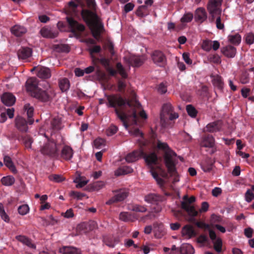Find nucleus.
<instances>
[{
	"instance_id": "09e8293b",
	"label": "nucleus",
	"mask_w": 254,
	"mask_h": 254,
	"mask_svg": "<svg viewBox=\"0 0 254 254\" xmlns=\"http://www.w3.org/2000/svg\"><path fill=\"white\" fill-rule=\"evenodd\" d=\"M193 17V14L191 12L185 13L181 19L182 23H188L190 22Z\"/></svg>"
},
{
	"instance_id": "412c9836",
	"label": "nucleus",
	"mask_w": 254,
	"mask_h": 254,
	"mask_svg": "<svg viewBox=\"0 0 254 254\" xmlns=\"http://www.w3.org/2000/svg\"><path fill=\"white\" fill-rule=\"evenodd\" d=\"M2 103L7 106L13 105L15 102V97L11 93H5L1 97Z\"/></svg>"
},
{
	"instance_id": "49530a36",
	"label": "nucleus",
	"mask_w": 254,
	"mask_h": 254,
	"mask_svg": "<svg viewBox=\"0 0 254 254\" xmlns=\"http://www.w3.org/2000/svg\"><path fill=\"white\" fill-rule=\"evenodd\" d=\"M208 60L209 62L216 64H219L221 62L220 57L217 54L209 55L208 57Z\"/></svg>"
},
{
	"instance_id": "c9c22d12",
	"label": "nucleus",
	"mask_w": 254,
	"mask_h": 254,
	"mask_svg": "<svg viewBox=\"0 0 254 254\" xmlns=\"http://www.w3.org/2000/svg\"><path fill=\"white\" fill-rule=\"evenodd\" d=\"M62 127V122L60 118H54L51 122L52 133L61 129Z\"/></svg>"
},
{
	"instance_id": "c03bdc74",
	"label": "nucleus",
	"mask_w": 254,
	"mask_h": 254,
	"mask_svg": "<svg viewBox=\"0 0 254 254\" xmlns=\"http://www.w3.org/2000/svg\"><path fill=\"white\" fill-rule=\"evenodd\" d=\"M105 140L101 138H98L94 141V147L98 149H102L105 146Z\"/></svg>"
},
{
	"instance_id": "423d86ee",
	"label": "nucleus",
	"mask_w": 254,
	"mask_h": 254,
	"mask_svg": "<svg viewBox=\"0 0 254 254\" xmlns=\"http://www.w3.org/2000/svg\"><path fill=\"white\" fill-rule=\"evenodd\" d=\"M195 201V198L193 196L188 197V195H185L183 197L181 201L182 208L184 209L191 217L196 216L199 212L197 211L194 206L191 204Z\"/></svg>"
},
{
	"instance_id": "0e129e2a",
	"label": "nucleus",
	"mask_w": 254,
	"mask_h": 254,
	"mask_svg": "<svg viewBox=\"0 0 254 254\" xmlns=\"http://www.w3.org/2000/svg\"><path fill=\"white\" fill-rule=\"evenodd\" d=\"M220 15H219L215 17H216V27L218 29H223L224 27V25L223 22H221V17L220 16Z\"/></svg>"
},
{
	"instance_id": "de8ad7c7",
	"label": "nucleus",
	"mask_w": 254,
	"mask_h": 254,
	"mask_svg": "<svg viewBox=\"0 0 254 254\" xmlns=\"http://www.w3.org/2000/svg\"><path fill=\"white\" fill-rule=\"evenodd\" d=\"M18 212L21 215H25L29 211V207L27 204H23L18 207Z\"/></svg>"
},
{
	"instance_id": "20e7f679",
	"label": "nucleus",
	"mask_w": 254,
	"mask_h": 254,
	"mask_svg": "<svg viewBox=\"0 0 254 254\" xmlns=\"http://www.w3.org/2000/svg\"><path fill=\"white\" fill-rule=\"evenodd\" d=\"M157 148L164 152L163 158L165 165L169 172H173L175 170L174 165L177 154L173 151L166 142L158 140Z\"/></svg>"
},
{
	"instance_id": "4d7b16f0",
	"label": "nucleus",
	"mask_w": 254,
	"mask_h": 254,
	"mask_svg": "<svg viewBox=\"0 0 254 254\" xmlns=\"http://www.w3.org/2000/svg\"><path fill=\"white\" fill-rule=\"evenodd\" d=\"M117 69L118 70L119 73L122 76V77H127V74L121 63H118L117 64Z\"/></svg>"
},
{
	"instance_id": "f704fd0d",
	"label": "nucleus",
	"mask_w": 254,
	"mask_h": 254,
	"mask_svg": "<svg viewBox=\"0 0 254 254\" xmlns=\"http://www.w3.org/2000/svg\"><path fill=\"white\" fill-rule=\"evenodd\" d=\"M180 253L181 254H193L194 253V249L189 244H183L180 247Z\"/></svg>"
},
{
	"instance_id": "e2e57ef3",
	"label": "nucleus",
	"mask_w": 254,
	"mask_h": 254,
	"mask_svg": "<svg viewBox=\"0 0 254 254\" xmlns=\"http://www.w3.org/2000/svg\"><path fill=\"white\" fill-rule=\"evenodd\" d=\"M87 6L91 10H94L96 7L95 0H86Z\"/></svg>"
},
{
	"instance_id": "473e14b6",
	"label": "nucleus",
	"mask_w": 254,
	"mask_h": 254,
	"mask_svg": "<svg viewBox=\"0 0 254 254\" xmlns=\"http://www.w3.org/2000/svg\"><path fill=\"white\" fill-rule=\"evenodd\" d=\"M26 29L20 25H16L11 28V33L16 36H21L26 32Z\"/></svg>"
},
{
	"instance_id": "338daca9",
	"label": "nucleus",
	"mask_w": 254,
	"mask_h": 254,
	"mask_svg": "<svg viewBox=\"0 0 254 254\" xmlns=\"http://www.w3.org/2000/svg\"><path fill=\"white\" fill-rule=\"evenodd\" d=\"M125 246L126 247H130L133 246L134 248H137V246L134 243V241L131 239L125 240Z\"/></svg>"
},
{
	"instance_id": "1a4fd4ad",
	"label": "nucleus",
	"mask_w": 254,
	"mask_h": 254,
	"mask_svg": "<svg viewBox=\"0 0 254 254\" xmlns=\"http://www.w3.org/2000/svg\"><path fill=\"white\" fill-rule=\"evenodd\" d=\"M223 0H209L207 4V10L213 18L221 13V4Z\"/></svg>"
},
{
	"instance_id": "bf43d9fd",
	"label": "nucleus",
	"mask_w": 254,
	"mask_h": 254,
	"mask_svg": "<svg viewBox=\"0 0 254 254\" xmlns=\"http://www.w3.org/2000/svg\"><path fill=\"white\" fill-rule=\"evenodd\" d=\"M50 180L57 183H60L64 180V178L59 175H51L49 177Z\"/></svg>"
},
{
	"instance_id": "9d476101",
	"label": "nucleus",
	"mask_w": 254,
	"mask_h": 254,
	"mask_svg": "<svg viewBox=\"0 0 254 254\" xmlns=\"http://www.w3.org/2000/svg\"><path fill=\"white\" fill-rule=\"evenodd\" d=\"M45 84H46V87L43 90L39 88L32 93V96L44 102L47 101L49 99V94L51 92V91L48 89L50 87L48 83L45 82Z\"/></svg>"
},
{
	"instance_id": "6ab92c4d",
	"label": "nucleus",
	"mask_w": 254,
	"mask_h": 254,
	"mask_svg": "<svg viewBox=\"0 0 254 254\" xmlns=\"http://www.w3.org/2000/svg\"><path fill=\"white\" fill-rule=\"evenodd\" d=\"M26 87L27 90L30 92L32 96V93L39 88L38 87V80L37 78L35 77L28 78L26 82Z\"/></svg>"
},
{
	"instance_id": "a19ab883",
	"label": "nucleus",
	"mask_w": 254,
	"mask_h": 254,
	"mask_svg": "<svg viewBox=\"0 0 254 254\" xmlns=\"http://www.w3.org/2000/svg\"><path fill=\"white\" fill-rule=\"evenodd\" d=\"M128 209L135 212L143 213L147 211V208L143 205L133 204L128 207Z\"/></svg>"
},
{
	"instance_id": "a878e982",
	"label": "nucleus",
	"mask_w": 254,
	"mask_h": 254,
	"mask_svg": "<svg viewBox=\"0 0 254 254\" xmlns=\"http://www.w3.org/2000/svg\"><path fill=\"white\" fill-rule=\"evenodd\" d=\"M222 127V123L220 121L215 122L208 124L205 129L209 132H214L220 131Z\"/></svg>"
},
{
	"instance_id": "39448f33",
	"label": "nucleus",
	"mask_w": 254,
	"mask_h": 254,
	"mask_svg": "<svg viewBox=\"0 0 254 254\" xmlns=\"http://www.w3.org/2000/svg\"><path fill=\"white\" fill-rule=\"evenodd\" d=\"M43 144L41 145L40 151L44 155L53 157H57L59 155V144L53 140L45 139Z\"/></svg>"
},
{
	"instance_id": "e433bc0d",
	"label": "nucleus",
	"mask_w": 254,
	"mask_h": 254,
	"mask_svg": "<svg viewBox=\"0 0 254 254\" xmlns=\"http://www.w3.org/2000/svg\"><path fill=\"white\" fill-rule=\"evenodd\" d=\"M119 218L121 220L125 222L133 221L137 219L134 215L125 212H121L120 214Z\"/></svg>"
},
{
	"instance_id": "4be33fe9",
	"label": "nucleus",
	"mask_w": 254,
	"mask_h": 254,
	"mask_svg": "<svg viewBox=\"0 0 254 254\" xmlns=\"http://www.w3.org/2000/svg\"><path fill=\"white\" fill-rule=\"evenodd\" d=\"M146 58L144 56L139 57L135 55H131L129 58V64L134 66H140Z\"/></svg>"
},
{
	"instance_id": "c85d7f7f",
	"label": "nucleus",
	"mask_w": 254,
	"mask_h": 254,
	"mask_svg": "<svg viewBox=\"0 0 254 254\" xmlns=\"http://www.w3.org/2000/svg\"><path fill=\"white\" fill-rule=\"evenodd\" d=\"M195 18L199 22H202L206 19L207 14L205 9L202 7L198 8L195 10Z\"/></svg>"
},
{
	"instance_id": "cd10ccee",
	"label": "nucleus",
	"mask_w": 254,
	"mask_h": 254,
	"mask_svg": "<svg viewBox=\"0 0 254 254\" xmlns=\"http://www.w3.org/2000/svg\"><path fill=\"white\" fill-rule=\"evenodd\" d=\"M221 52L228 58H234L236 53V49L232 46H227L221 48Z\"/></svg>"
},
{
	"instance_id": "0eeeda50",
	"label": "nucleus",
	"mask_w": 254,
	"mask_h": 254,
	"mask_svg": "<svg viewBox=\"0 0 254 254\" xmlns=\"http://www.w3.org/2000/svg\"><path fill=\"white\" fill-rule=\"evenodd\" d=\"M168 117L171 121L177 119L179 117L178 114L174 112L173 107L170 103L164 104L162 107V111L160 114L161 122L165 123Z\"/></svg>"
},
{
	"instance_id": "58836bf2",
	"label": "nucleus",
	"mask_w": 254,
	"mask_h": 254,
	"mask_svg": "<svg viewBox=\"0 0 254 254\" xmlns=\"http://www.w3.org/2000/svg\"><path fill=\"white\" fill-rule=\"evenodd\" d=\"M59 85L62 92L67 91L70 87V82L66 78L60 79L59 81Z\"/></svg>"
},
{
	"instance_id": "7c9ffc66",
	"label": "nucleus",
	"mask_w": 254,
	"mask_h": 254,
	"mask_svg": "<svg viewBox=\"0 0 254 254\" xmlns=\"http://www.w3.org/2000/svg\"><path fill=\"white\" fill-rule=\"evenodd\" d=\"M15 125L17 128L21 131H26L28 130L26 122L22 117H18L15 119Z\"/></svg>"
},
{
	"instance_id": "774afa93",
	"label": "nucleus",
	"mask_w": 254,
	"mask_h": 254,
	"mask_svg": "<svg viewBox=\"0 0 254 254\" xmlns=\"http://www.w3.org/2000/svg\"><path fill=\"white\" fill-rule=\"evenodd\" d=\"M49 221V225H55L59 223V220L53 217L52 215H50L48 217Z\"/></svg>"
},
{
	"instance_id": "4468645a",
	"label": "nucleus",
	"mask_w": 254,
	"mask_h": 254,
	"mask_svg": "<svg viewBox=\"0 0 254 254\" xmlns=\"http://www.w3.org/2000/svg\"><path fill=\"white\" fill-rule=\"evenodd\" d=\"M182 236L185 239H190L196 235L194 227L191 225L184 226L181 232Z\"/></svg>"
},
{
	"instance_id": "aec40b11",
	"label": "nucleus",
	"mask_w": 254,
	"mask_h": 254,
	"mask_svg": "<svg viewBox=\"0 0 254 254\" xmlns=\"http://www.w3.org/2000/svg\"><path fill=\"white\" fill-rule=\"evenodd\" d=\"M215 144V140L211 135H207L202 138L200 143L201 147L206 148H212Z\"/></svg>"
},
{
	"instance_id": "ea45409f",
	"label": "nucleus",
	"mask_w": 254,
	"mask_h": 254,
	"mask_svg": "<svg viewBox=\"0 0 254 254\" xmlns=\"http://www.w3.org/2000/svg\"><path fill=\"white\" fill-rule=\"evenodd\" d=\"M73 182L77 184L76 187L81 188L85 186L88 182V180L85 179L84 177L79 176L73 181Z\"/></svg>"
},
{
	"instance_id": "4c0bfd02",
	"label": "nucleus",
	"mask_w": 254,
	"mask_h": 254,
	"mask_svg": "<svg viewBox=\"0 0 254 254\" xmlns=\"http://www.w3.org/2000/svg\"><path fill=\"white\" fill-rule=\"evenodd\" d=\"M3 161L5 165L8 167L13 173L16 174L17 173V170L9 156H4Z\"/></svg>"
},
{
	"instance_id": "f8f14e48",
	"label": "nucleus",
	"mask_w": 254,
	"mask_h": 254,
	"mask_svg": "<svg viewBox=\"0 0 254 254\" xmlns=\"http://www.w3.org/2000/svg\"><path fill=\"white\" fill-rule=\"evenodd\" d=\"M66 20L71 28L72 32L75 33L77 36L78 37L79 35H78L76 33H80L84 30V26L83 24L79 23L72 18L67 16Z\"/></svg>"
},
{
	"instance_id": "f257e3e1",
	"label": "nucleus",
	"mask_w": 254,
	"mask_h": 254,
	"mask_svg": "<svg viewBox=\"0 0 254 254\" xmlns=\"http://www.w3.org/2000/svg\"><path fill=\"white\" fill-rule=\"evenodd\" d=\"M109 106L115 108V112L118 117L123 122L126 129L130 122L132 124H137V115L143 118H147V115L144 111L142 110L140 103L134 102H126L122 97L119 96H110L108 97Z\"/></svg>"
},
{
	"instance_id": "c756f323",
	"label": "nucleus",
	"mask_w": 254,
	"mask_h": 254,
	"mask_svg": "<svg viewBox=\"0 0 254 254\" xmlns=\"http://www.w3.org/2000/svg\"><path fill=\"white\" fill-rule=\"evenodd\" d=\"M213 164L214 161L212 159L207 158L201 162V168L204 172H209L212 170Z\"/></svg>"
},
{
	"instance_id": "052dcab7",
	"label": "nucleus",
	"mask_w": 254,
	"mask_h": 254,
	"mask_svg": "<svg viewBox=\"0 0 254 254\" xmlns=\"http://www.w3.org/2000/svg\"><path fill=\"white\" fill-rule=\"evenodd\" d=\"M117 130V127L115 126L112 125L107 129L106 133L107 135L112 136L115 134Z\"/></svg>"
},
{
	"instance_id": "2f4dec72",
	"label": "nucleus",
	"mask_w": 254,
	"mask_h": 254,
	"mask_svg": "<svg viewBox=\"0 0 254 254\" xmlns=\"http://www.w3.org/2000/svg\"><path fill=\"white\" fill-rule=\"evenodd\" d=\"M15 239L23 244L26 245L28 247L35 249L36 246L32 243L31 240L27 237L24 235H18L15 237Z\"/></svg>"
},
{
	"instance_id": "f3484780",
	"label": "nucleus",
	"mask_w": 254,
	"mask_h": 254,
	"mask_svg": "<svg viewBox=\"0 0 254 254\" xmlns=\"http://www.w3.org/2000/svg\"><path fill=\"white\" fill-rule=\"evenodd\" d=\"M73 153L72 148L68 145H65L61 150L60 157L65 160L68 161L72 158Z\"/></svg>"
},
{
	"instance_id": "9b49d317",
	"label": "nucleus",
	"mask_w": 254,
	"mask_h": 254,
	"mask_svg": "<svg viewBox=\"0 0 254 254\" xmlns=\"http://www.w3.org/2000/svg\"><path fill=\"white\" fill-rule=\"evenodd\" d=\"M116 194L107 201L106 204H111L113 203L124 200L128 195V191L126 189H122L114 191Z\"/></svg>"
},
{
	"instance_id": "37998d69",
	"label": "nucleus",
	"mask_w": 254,
	"mask_h": 254,
	"mask_svg": "<svg viewBox=\"0 0 254 254\" xmlns=\"http://www.w3.org/2000/svg\"><path fill=\"white\" fill-rule=\"evenodd\" d=\"M24 109L27 112L28 118H29L28 123L29 124H32L33 120L31 119L33 115L34 109L32 106H30L29 104H26L24 106Z\"/></svg>"
},
{
	"instance_id": "393cba45",
	"label": "nucleus",
	"mask_w": 254,
	"mask_h": 254,
	"mask_svg": "<svg viewBox=\"0 0 254 254\" xmlns=\"http://www.w3.org/2000/svg\"><path fill=\"white\" fill-rule=\"evenodd\" d=\"M32 51L31 48L28 47H22L20 49L17 53L19 59L25 60L29 58L32 56Z\"/></svg>"
},
{
	"instance_id": "2eb2a0df",
	"label": "nucleus",
	"mask_w": 254,
	"mask_h": 254,
	"mask_svg": "<svg viewBox=\"0 0 254 254\" xmlns=\"http://www.w3.org/2000/svg\"><path fill=\"white\" fill-rule=\"evenodd\" d=\"M153 232L156 238H162L166 234V231L162 223H156L153 224Z\"/></svg>"
},
{
	"instance_id": "603ef678",
	"label": "nucleus",
	"mask_w": 254,
	"mask_h": 254,
	"mask_svg": "<svg viewBox=\"0 0 254 254\" xmlns=\"http://www.w3.org/2000/svg\"><path fill=\"white\" fill-rule=\"evenodd\" d=\"M105 186V183L103 181H97L94 183L92 185V188L94 190L98 191L102 189Z\"/></svg>"
},
{
	"instance_id": "ddd939ff",
	"label": "nucleus",
	"mask_w": 254,
	"mask_h": 254,
	"mask_svg": "<svg viewBox=\"0 0 254 254\" xmlns=\"http://www.w3.org/2000/svg\"><path fill=\"white\" fill-rule=\"evenodd\" d=\"M151 58L153 63L156 65L163 66L165 65L166 59L164 54L159 51H155L151 54Z\"/></svg>"
},
{
	"instance_id": "72a5a7b5",
	"label": "nucleus",
	"mask_w": 254,
	"mask_h": 254,
	"mask_svg": "<svg viewBox=\"0 0 254 254\" xmlns=\"http://www.w3.org/2000/svg\"><path fill=\"white\" fill-rule=\"evenodd\" d=\"M211 77L212 82L214 87L219 90H222L224 85L222 77L219 75H213Z\"/></svg>"
},
{
	"instance_id": "6e6552de",
	"label": "nucleus",
	"mask_w": 254,
	"mask_h": 254,
	"mask_svg": "<svg viewBox=\"0 0 254 254\" xmlns=\"http://www.w3.org/2000/svg\"><path fill=\"white\" fill-rule=\"evenodd\" d=\"M164 200L163 196L155 193H150L146 195L144 197V200L151 205H155L152 208V212L154 213H159L162 210V207L159 204L161 202Z\"/></svg>"
},
{
	"instance_id": "79ce46f5",
	"label": "nucleus",
	"mask_w": 254,
	"mask_h": 254,
	"mask_svg": "<svg viewBox=\"0 0 254 254\" xmlns=\"http://www.w3.org/2000/svg\"><path fill=\"white\" fill-rule=\"evenodd\" d=\"M15 182L14 177L11 176L3 177L1 179V182L2 185L6 186H10L12 185Z\"/></svg>"
},
{
	"instance_id": "69168bd1",
	"label": "nucleus",
	"mask_w": 254,
	"mask_h": 254,
	"mask_svg": "<svg viewBox=\"0 0 254 254\" xmlns=\"http://www.w3.org/2000/svg\"><path fill=\"white\" fill-rule=\"evenodd\" d=\"M209 207V204L207 202H203L201 204V208L199 209V213H203L206 212Z\"/></svg>"
},
{
	"instance_id": "864d4df0",
	"label": "nucleus",
	"mask_w": 254,
	"mask_h": 254,
	"mask_svg": "<svg viewBox=\"0 0 254 254\" xmlns=\"http://www.w3.org/2000/svg\"><path fill=\"white\" fill-rule=\"evenodd\" d=\"M177 163V160H176L175 161V165H174V169H175V170H174V171L173 172H169L168 171V172L170 174V176L172 177H173V183H174V184L179 182V181H180L178 174V173L177 172V171H176V165Z\"/></svg>"
},
{
	"instance_id": "dca6fc26",
	"label": "nucleus",
	"mask_w": 254,
	"mask_h": 254,
	"mask_svg": "<svg viewBox=\"0 0 254 254\" xmlns=\"http://www.w3.org/2000/svg\"><path fill=\"white\" fill-rule=\"evenodd\" d=\"M40 33L43 37L49 38H54L59 34L56 29L49 27L42 28L40 30Z\"/></svg>"
},
{
	"instance_id": "bb28decb",
	"label": "nucleus",
	"mask_w": 254,
	"mask_h": 254,
	"mask_svg": "<svg viewBox=\"0 0 254 254\" xmlns=\"http://www.w3.org/2000/svg\"><path fill=\"white\" fill-rule=\"evenodd\" d=\"M62 254H81V251L75 247L64 246L59 249Z\"/></svg>"
},
{
	"instance_id": "8fccbe9b",
	"label": "nucleus",
	"mask_w": 254,
	"mask_h": 254,
	"mask_svg": "<svg viewBox=\"0 0 254 254\" xmlns=\"http://www.w3.org/2000/svg\"><path fill=\"white\" fill-rule=\"evenodd\" d=\"M0 216L1 219L5 222L8 223L10 219L8 215L5 213L3 206L1 203H0Z\"/></svg>"
},
{
	"instance_id": "680f3d73",
	"label": "nucleus",
	"mask_w": 254,
	"mask_h": 254,
	"mask_svg": "<svg viewBox=\"0 0 254 254\" xmlns=\"http://www.w3.org/2000/svg\"><path fill=\"white\" fill-rule=\"evenodd\" d=\"M254 199V193L252 190H247L245 194V199L246 201L250 202Z\"/></svg>"
},
{
	"instance_id": "f03ea898",
	"label": "nucleus",
	"mask_w": 254,
	"mask_h": 254,
	"mask_svg": "<svg viewBox=\"0 0 254 254\" xmlns=\"http://www.w3.org/2000/svg\"><path fill=\"white\" fill-rule=\"evenodd\" d=\"M144 157L147 165L151 168L150 172L151 173L153 178L156 180L157 184L161 187H163L165 184V181L159 177L157 173H156L153 169V166L158 165V157L155 153H151L148 155H144L143 151L141 149L135 150L131 153H128L126 157V160L128 163H132L135 162L142 157Z\"/></svg>"
},
{
	"instance_id": "13d9d810",
	"label": "nucleus",
	"mask_w": 254,
	"mask_h": 254,
	"mask_svg": "<svg viewBox=\"0 0 254 254\" xmlns=\"http://www.w3.org/2000/svg\"><path fill=\"white\" fill-rule=\"evenodd\" d=\"M245 40L247 44L252 45L254 42V34L249 33L246 35Z\"/></svg>"
},
{
	"instance_id": "a18cd8bd",
	"label": "nucleus",
	"mask_w": 254,
	"mask_h": 254,
	"mask_svg": "<svg viewBox=\"0 0 254 254\" xmlns=\"http://www.w3.org/2000/svg\"><path fill=\"white\" fill-rule=\"evenodd\" d=\"M228 39L230 42L236 45L239 44L241 41V36L239 34L230 35Z\"/></svg>"
},
{
	"instance_id": "3c124183",
	"label": "nucleus",
	"mask_w": 254,
	"mask_h": 254,
	"mask_svg": "<svg viewBox=\"0 0 254 254\" xmlns=\"http://www.w3.org/2000/svg\"><path fill=\"white\" fill-rule=\"evenodd\" d=\"M212 41L209 40H204L203 41L202 44V49L206 51L209 52L212 49Z\"/></svg>"
},
{
	"instance_id": "7ed1b4c3",
	"label": "nucleus",
	"mask_w": 254,
	"mask_h": 254,
	"mask_svg": "<svg viewBox=\"0 0 254 254\" xmlns=\"http://www.w3.org/2000/svg\"><path fill=\"white\" fill-rule=\"evenodd\" d=\"M81 15L83 20L89 26L94 37L98 39L103 30V25L100 19L93 11L83 9Z\"/></svg>"
},
{
	"instance_id": "6e6d98bb",
	"label": "nucleus",
	"mask_w": 254,
	"mask_h": 254,
	"mask_svg": "<svg viewBox=\"0 0 254 254\" xmlns=\"http://www.w3.org/2000/svg\"><path fill=\"white\" fill-rule=\"evenodd\" d=\"M186 110L188 114L191 117H195L196 115V111L195 108L191 105H187Z\"/></svg>"
},
{
	"instance_id": "a211bd4d",
	"label": "nucleus",
	"mask_w": 254,
	"mask_h": 254,
	"mask_svg": "<svg viewBox=\"0 0 254 254\" xmlns=\"http://www.w3.org/2000/svg\"><path fill=\"white\" fill-rule=\"evenodd\" d=\"M209 237L213 241L214 247L216 251L221 252L222 249V242L220 238H217L216 235L212 230H209Z\"/></svg>"
},
{
	"instance_id": "5fc2aeb1",
	"label": "nucleus",
	"mask_w": 254,
	"mask_h": 254,
	"mask_svg": "<svg viewBox=\"0 0 254 254\" xmlns=\"http://www.w3.org/2000/svg\"><path fill=\"white\" fill-rule=\"evenodd\" d=\"M136 14L140 17H143L147 14V8L146 6H140L136 11Z\"/></svg>"
},
{
	"instance_id": "5701e85b",
	"label": "nucleus",
	"mask_w": 254,
	"mask_h": 254,
	"mask_svg": "<svg viewBox=\"0 0 254 254\" xmlns=\"http://www.w3.org/2000/svg\"><path fill=\"white\" fill-rule=\"evenodd\" d=\"M79 3L78 1H69L68 6L66 8V13L67 14L71 15H76L78 13L77 10V6Z\"/></svg>"
},
{
	"instance_id": "b1692460",
	"label": "nucleus",
	"mask_w": 254,
	"mask_h": 254,
	"mask_svg": "<svg viewBox=\"0 0 254 254\" xmlns=\"http://www.w3.org/2000/svg\"><path fill=\"white\" fill-rule=\"evenodd\" d=\"M37 75L40 78L47 79L51 76V73L49 68L41 66L37 68Z\"/></svg>"
}]
</instances>
